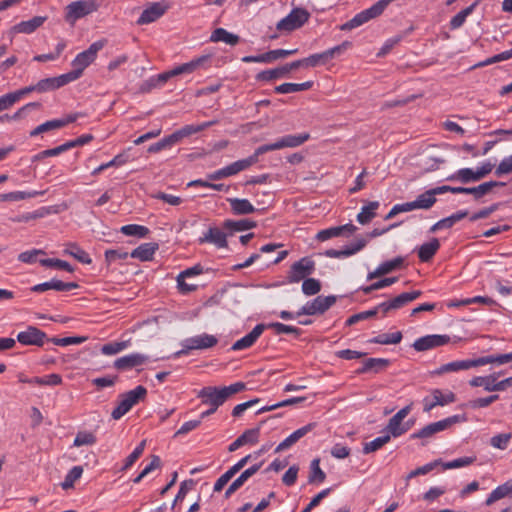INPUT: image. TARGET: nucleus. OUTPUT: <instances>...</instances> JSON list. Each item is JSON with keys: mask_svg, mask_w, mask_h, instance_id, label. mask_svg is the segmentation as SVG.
I'll list each match as a JSON object with an SVG mask.
<instances>
[{"mask_svg": "<svg viewBox=\"0 0 512 512\" xmlns=\"http://www.w3.org/2000/svg\"><path fill=\"white\" fill-rule=\"evenodd\" d=\"M246 388L244 382H236L229 386L215 387L206 386L198 392V398L202 400V404L219 408L229 397L243 391Z\"/></svg>", "mask_w": 512, "mask_h": 512, "instance_id": "nucleus-1", "label": "nucleus"}, {"mask_svg": "<svg viewBox=\"0 0 512 512\" xmlns=\"http://www.w3.org/2000/svg\"><path fill=\"white\" fill-rule=\"evenodd\" d=\"M106 43V39L95 41L88 47V49L76 55L71 63L73 69L68 73H65L70 82H73L82 76L83 71L95 61L98 52L104 48Z\"/></svg>", "mask_w": 512, "mask_h": 512, "instance_id": "nucleus-2", "label": "nucleus"}, {"mask_svg": "<svg viewBox=\"0 0 512 512\" xmlns=\"http://www.w3.org/2000/svg\"><path fill=\"white\" fill-rule=\"evenodd\" d=\"M217 343V337L207 333L189 337L181 342L182 349L173 353L172 358L177 359L182 355H187L191 350L209 349L214 347Z\"/></svg>", "mask_w": 512, "mask_h": 512, "instance_id": "nucleus-3", "label": "nucleus"}, {"mask_svg": "<svg viewBox=\"0 0 512 512\" xmlns=\"http://www.w3.org/2000/svg\"><path fill=\"white\" fill-rule=\"evenodd\" d=\"M147 395V389L139 385L135 389L130 390L120 395V401L117 407H115L111 413V417L114 420H118L123 417L135 404L140 400H143Z\"/></svg>", "mask_w": 512, "mask_h": 512, "instance_id": "nucleus-4", "label": "nucleus"}, {"mask_svg": "<svg viewBox=\"0 0 512 512\" xmlns=\"http://www.w3.org/2000/svg\"><path fill=\"white\" fill-rule=\"evenodd\" d=\"M210 59V55H202L200 57L194 58L187 63L181 64L169 71L159 74L157 76V81L163 84L171 77H175L182 74H191L200 68L207 67V64L210 62Z\"/></svg>", "mask_w": 512, "mask_h": 512, "instance_id": "nucleus-5", "label": "nucleus"}, {"mask_svg": "<svg viewBox=\"0 0 512 512\" xmlns=\"http://www.w3.org/2000/svg\"><path fill=\"white\" fill-rule=\"evenodd\" d=\"M487 364H493L492 356H482L476 359H465L449 362L441 365L433 371L434 375H442L450 372H458L461 370H468L473 367L483 366Z\"/></svg>", "mask_w": 512, "mask_h": 512, "instance_id": "nucleus-6", "label": "nucleus"}, {"mask_svg": "<svg viewBox=\"0 0 512 512\" xmlns=\"http://www.w3.org/2000/svg\"><path fill=\"white\" fill-rule=\"evenodd\" d=\"M310 138L309 133H300L297 135H285L274 143L264 144L257 147V154L263 155L267 152L280 150L283 148H294L302 145Z\"/></svg>", "mask_w": 512, "mask_h": 512, "instance_id": "nucleus-7", "label": "nucleus"}, {"mask_svg": "<svg viewBox=\"0 0 512 512\" xmlns=\"http://www.w3.org/2000/svg\"><path fill=\"white\" fill-rule=\"evenodd\" d=\"M316 263L310 257H302L293 263L287 273V281L291 284L299 283L314 273Z\"/></svg>", "mask_w": 512, "mask_h": 512, "instance_id": "nucleus-8", "label": "nucleus"}, {"mask_svg": "<svg viewBox=\"0 0 512 512\" xmlns=\"http://www.w3.org/2000/svg\"><path fill=\"white\" fill-rule=\"evenodd\" d=\"M309 18L310 13L308 10L305 8L296 7L293 8L286 17L277 23L276 29L279 31L291 32L301 28L306 22H308Z\"/></svg>", "mask_w": 512, "mask_h": 512, "instance_id": "nucleus-9", "label": "nucleus"}, {"mask_svg": "<svg viewBox=\"0 0 512 512\" xmlns=\"http://www.w3.org/2000/svg\"><path fill=\"white\" fill-rule=\"evenodd\" d=\"M337 301V297L335 295L323 296L319 295L314 298L312 301H308L305 305H303L297 312L296 316L302 315H317L324 314L328 309H330Z\"/></svg>", "mask_w": 512, "mask_h": 512, "instance_id": "nucleus-10", "label": "nucleus"}, {"mask_svg": "<svg viewBox=\"0 0 512 512\" xmlns=\"http://www.w3.org/2000/svg\"><path fill=\"white\" fill-rule=\"evenodd\" d=\"M98 8L94 0H78L71 2L65 9V20L74 24L78 19L83 18Z\"/></svg>", "mask_w": 512, "mask_h": 512, "instance_id": "nucleus-11", "label": "nucleus"}, {"mask_svg": "<svg viewBox=\"0 0 512 512\" xmlns=\"http://www.w3.org/2000/svg\"><path fill=\"white\" fill-rule=\"evenodd\" d=\"M169 8L170 5L166 1L149 3L137 19L136 23L138 25H145L155 22L161 18Z\"/></svg>", "mask_w": 512, "mask_h": 512, "instance_id": "nucleus-12", "label": "nucleus"}, {"mask_svg": "<svg viewBox=\"0 0 512 512\" xmlns=\"http://www.w3.org/2000/svg\"><path fill=\"white\" fill-rule=\"evenodd\" d=\"M17 341L26 346H43L49 337L45 332L35 326H28L25 331H21L17 335Z\"/></svg>", "mask_w": 512, "mask_h": 512, "instance_id": "nucleus-13", "label": "nucleus"}, {"mask_svg": "<svg viewBox=\"0 0 512 512\" xmlns=\"http://www.w3.org/2000/svg\"><path fill=\"white\" fill-rule=\"evenodd\" d=\"M449 341L450 337L448 335H426L415 340L412 347L416 351L422 352L446 345Z\"/></svg>", "mask_w": 512, "mask_h": 512, "instance_id": "nucleus-14", "label": "nucleus"}, {"mask_svg": "<svg viewBox=\"0 0 512 512\" xmlns=\"http://www.w3.org/2000/svg\"><path fill=\"white\" fill-rule=\"evenodd\" d=\"M357 230V227L352 223H347L341 226L330 227L327 229L320 230L316 234V239L318 241H327L331 238L340 237V236H350Z\"/></svg>", "mask_w": 512, "mask_h": 512, "instance_id": "nucleus-15", "label": "nucleus"}, {"mask_svg": "<svg viewBox=\"0 0 512 512\" xmlns=\"http://www.w3.org/2000/svg\"><path fill=\"white\" fill-rule=\"evenodd\" d=\"M228 234L223 232L218 227H210L207 232L198 239L199 244L210 243L214 244L217 248H227Z\"/></svg>", "mask_w": 512, "mask_h": 512, "instance_id": "nucleus-16", "label": "nucleus"}, {"mask_svg": "<svg viewBox=\"0 0 512 512\" xmlns=\"http://www.w3.org/2000/svg\"><path fill=\"white\" fill-rule=\"evenodd\" d=\"M78 287L79 285L76 282H63L59 279L53 278L50 281L32 286L31 291L37 293L45 292L51 289L56 291H70Z\"/></svg>", "mask_w": 512, "mask_h": 512, "instance_id": "nucleus-17", "label": "nucleus"}, {"mask_svg": "<svg viewBox=\"0 0 512 512\" xmlns=\"http://www.w3.org/2000/svg\"><path fill=\"white\" fill-rule=\"evenodd\" d=\"M46 20L47 16H35L30 20L21 21L20 23L11 27L9 34L11 36L19 33L31 34L35 32L39 27H41Z\"/></svg>", "mask_w": 512, "mask_h": 512, "instance_id": "nucleus-18", "label": "nucleus"}, {"mask_svg": "<svg viewBox=\"0 0 512 512\" xmlns=\"http://www.w3.org/2000/svg\"><path fill=\"white\" fill-rule=\"evenodd\" d=\"M149 360V357L141 353H131L129 355L122 356L115 360L114 367L117 370L132 369L137 366L145 364Z\"/></svg>", "mask_w": 512, "mask_h": 512, "instance_id": "nucleus-19", "label": "nucleus"}, {"mask_svg": "<svg viewBox=\"0 0 512 512\" xmlns=\"http://www.w3.org/2000/svg\"><path fill=\"white\" fill-rule=\"evenodd\" d=\"M266 329V325L261 323L257 324L251 332H249L247 335L242 337L241 339L237 340L231 347L234 351H240L247 348H250L255 344V342L258 340V338L261 336V334Z\"/></svg>", "mask_w": 512, "mask_h": 512, "instance_id": "nucleus-20", "label": "nucleus"}, {"mask_svg": "<svg viewBox=\"0 0 512 512\" xmlns=\"http://www.w3.org/2000/svg\"><path fill=\"white\" fill-rule=\"evenodd\" d=\"M404 265V258L401 256L381 263L374 271L369 272L367 280H372L380 276L386 275L394 270L400 269Z\"/></svg>", "mask_w": 512, "mask_h": 512, "instance_id": "nucleus-21", "label": "nucleus"}, {"mask_svg": "<svg viewBox=\"0 0 512 512\" xmlns=\"http://www.w3.org/2000/svg\"><path fill=\"white\" fill-rule=\"evenodd\" d=\"M69 83L70 81L68 80L66 75L62 74L56 77L41 79L36 83V88L38 93H44L59 89Z\"/></svg>", "mask_w": 512, "mask_h": 512, "instance_id": "nucleus-22", "label": "nucleus"}, {"mask_svg": "<svg viewBox=\"0 0 512 512\" xmlns=\"http://www.w3.org/2000/svg\"><path fill=\"white\" fill-rule=\"evenodd\" d=\"M262 466V463L254 464L251 467L247 468L245 471H243L238 478H236L226 489L225 491V498H229L232 494H234L240 487L244 485V483L252 477L254 474H256L260 467Z\"/></svg>", "mask_w": 512, "mask_h": 512, "instance_id": "nucleus-23", "label": "nucleus"}, {"mask_svg": "<svg viewBox=\"0 0 512 512\" xmlns=\"http://www.w3.org/2000/svg\"><path fill=\"white\" fill-rule=\"evenodd\" d=\"M218 121L217 120H212V121H207V122H203L201 124H198V125H185L183 126L181 129L173 132V136L176 140V142H180L183 138L185 137H188V136H191L193 134H196V133H199L203 130H205L206 128H209L215 124H217Z\"/></svg>", "mask_w": 512, "mask_h": 512, "instance_id": "nucleus-24", "label": "nucleus"}, {"mask_svg": "<svg viewBox=\"0 0 512 512\" xmlns=\"http://www.w3.org/2000/svg\"><path fill=\"white\" fill-rule=\"evenodd\" d=\"M158 244L154 242H147L135 248L130 256L140 261H150L153 259L155 252L158 250Z\"/></svg>", "mask_w": 512, "mask_h": 512, "instance_id": "nucleus-25", "label": "nucleus"}, {"mask_svg": "<svg viewBox=\"0 0 512 512\" xmlns=\"http://www.w3.org/2000/svg\"><path fill=\"white\" fill-rule=\"evenodd\" d=\"M389 364L390 360L385 358H368L363 362L362 367L357 370V373L364 374L369 371L379 373L380 371L386 369Z\"/></svg>", "mask_w": 512, "mask_h": 512, "instance_id": "nucleus-26", "label": "nucleus"}, {"mask_svg": "<svg viewBox=\"0 0 512 512\" xmlns=\"http://www.w3.org/2000/svg\"><path fill=\"white\" fill-rule=\"evenodd\" d=\"M447 181H458L462 184L480 181L476 170L472 168H461L446 178Z\"/></svg>", "mask_w": 512, "mask_h": 512, "instance_id": "nucleus-27", "label": "nucleus"}, {"mask_svg": "<svg viewBox=\"0 0 512 512\" xmlns=\"http://www.w3.org/2000/svg\"><path fill=\"white\" fill-rule=\"evenodd\" d=\"M440 248V242L437 238L422 244L418 249V257L421 262H429Z\"/></svg>", "mask_w": 512, "mask_h": 512, "instance_id": "nucleus-28", "label": "nucleus"}, {"mask_svg": "<svg viewBox=\"0 0 512 512\" xmlns=\"http://www.w3.org/2000/svg\"><path fill=\"white\" fill-rule=\"evenodd\" d=\"M211 42H224L228 45L235 46L240 42V37L236 34L228 32L224 28H216L211 36Z\"/></svg>", "mask_w": 512, "mask_h": 512, "instance_id": "nucleus-29", "label": "nucleus"}, {"mask_svg": "<svg viewBox=\"0 0 512 512\" xmlns=\"http://www.w3.org/2000/svg\"><path fill=\"white\" fill-rule=\"evenodd\" d=\"M228 202L231 211L235 215H247L253 213L256 209L247 199L229 198Z\"/></svg>", "mask_w": 512, "mask_h": 512, "instance_id": "nucleus-30", "label": "nucleus"}, {"mask_svg": "<svg viewBox=\"0 0 512 512\" xmlns=\"http://www.w3.org/2000/svg\"><path fill=\"white\" fill-rule=\"evenodd\" d=\"M257 223L253 220L249 219H241V220H230L227 219L223 222V228L225 230L232 232L238 231H246L252 228H255Z\"/></svg>", "mask_w": 512, "mask_h": 512, "instance_id": "nucleus-31", "label": "nucleus"}, {"mask_svg": "<svg viewBox=\"0 0 512 512\" xmlns=\"http://www.w3.org/2000/svg\"><path fill=\"white\" fill-rule=\"evenodd\" d=\"M443 426L440 421L430 423L417 432H414L410 435V439H429L433 437L436 433L444 431Z\"/></svg>", "mask_w": 512, "mask_h": 512, "instance_id": "nucleus-32", "label": "nucleus"}, {"mask_svg": "<svg viewBox=\"0 0 512 512\" xmlns=\"http://www.w3.org/2000/svg\"><path fill=\"white\" fill-rule=\"evenodd\" d=\"M313 82L306 81L303 83H283L274 88L275 93L277 94H289L296 93L300 91H306L312 88Z\"/></svg>", "mask_w": 512, "mask_h": 512, "instance_id": "nucleus-33", "label": "nucleus"}, {"mask_svg": "<svg viewBox=\"0 0 512 512\" xmlns=\"http://www.w3.org/2000/svg\"><path fill=\"white\" fill-rule=\"evenodd\" d=\"M422 295V292L420 290H414L411 292H404L400 295L394 297L391 300V307L394 308V310H398L404 306H406L408 303L418 299Z\"/></svg>", "mask_w": 512, "mask_h": 512, "instance_id": "nucleus-34", "label": "nucleus"}, {"mask_svg": "<svg viewBox=\"0 0 512 512\" xmlns=\"http://www.w3.org/2000/svg\"><path fill=\"white\" fill-rule=\"evenodd\" d=\"M509 494H512V483L511 482H506L502 485H499L498 487H496L490 494L489 496L487 497L486 501H485V504L487 506H490L491 504H493L494 502L500 500V499H503L505 498L506 496H508Z\"/></svg>", "mask_w": 512, "mask_h": 512, "instance_id": "nucleus-35", "label": "nucleus"}, {"mask_svg": "<svg viewBox=\"0 0 512 512\" xmlns=\"http://www.w3.org/2000/svg\"><path fill=\"white\" fill-rule=\"evenodd\" d=\"M504 182L489 181L484 182L476 187H469V194L473 195L475 200L481 199L483 196L488 194L494 187L504 186Z\"/></svg>", "mask_w": 512, "mask_h": 512, "instance_id": "nucleus-36", "label": "nucleus"}, {"mask_svg": "<svg viewBox=\"0 0 512 512\" xmlns=\"http://www.w3.org/2000/svg\"><path fill=\"white\" fill-rule=\"evenodd\" d=\"M408 431V426H403V420L392 416L389 419L387 426L384 429V433L390 434V437L397 438Z\"/></svg>", "mask_w": 512, "mask_h": 512, "instance_id": "nucleus-37", "label": "nucleus"}, {"mask_svg": "<svg viewBox=\"0 0 512 512\" xmlns=\"http://www.w3.org/2000/svg\"><path fill=\"white\" fill-rule=\"evenodd\" d=\"M379 205L378 201H371L363 206L360 213L357 215V221L362 225L369 223L376 216L375 211L378 209Z\"/></svg>", "mask_w": 512, "mask_h": 512, "instance_id": "nucleus-38", "label": "nucleus"}, {"mask_svg": "<svg viewBox=\"0 0 512 512\" xmlns=\"http://www.w3.org/2000/svg\"><path fill=\"white\" fill-rule=\"evenodd\" d=\"M287 75V69L285 66H281L274 69L263 70L256 75L257 81L269 82L275 79L285 77Z\"/></svg>", "mask_w": 512, "mask_h": 512, "instance_id": "nucleus-39", "label": "nucleus"}, {"mask_svg": "<svg viewBox=\"0 0 512 512\" xmlns=\"http://www.w3.org/2000/svg\"><path fill=\"white\" fill-rule=\"evenodd\" d=\"M128 161H129V155L127 153L123 152V153L117 154L111 161H109L107 163H103L100 166H98L97 168H95L91 174L93 176H96V175L100 174L102 171H104L110 167L122 166V165L126 164Z\"/></svg>", "mask_w": 512, "mask_h": 512, "instance_id": "nucleus-40", "label": "nucleus"}, {"mask_svg": "<svg viewBox=\"0 0 512 512\" xmlns=\"http://www.w3.org/2000/svg\"><path fill=\"white\" fill-rule=\"evenodd\" d=\"M65 254H68L75 259H77L79 262L83 264H90L92 262L89 254L81 249L77 244L75 243H69L67 244L66 249L64 250Z\"/></svg>", "mask_w": 512, "mask_h": 512, "instance_id": "nucleus-41", "label": "nucleus"}, {"mask_svg": "<svg viewBox=\"0 0 512 512\" xmlns=\"http://www.w3.org/2000/svg\"><path fill=\"white\" fill-rule=\"evenodd\" d=\"M496 380V374H490L488 376H476L469 381V384L472 387H483L485 391L494 392V389H491V387L494 385Z\"/></svg>", "mask_w": 512, "mask_h": 512, "instance_id": "nucleus-42", "label": "nucleus"}, {"mask_svg": "<svg viewBox=\"0 0 512 512\" xmlns=\"http://www.w3.org/2000/svg\"><path fill=\"white\" fill-rule=\"evenodd\" d=\"M477 4L478 2L476 1L453 16L450 20V28L453 30L460 28L465 23L466 18L473 12Z\"/></svg>", "mask_w": 512, "mask_h": 512, "instance_id": "nucleus-43", "label": "nucleus"}, {"mask_svg": "<svg viewBox=\"0 0 512 512\" xmlns=\"http://www.w3.org/2000/svg\"><path fill=\"white\" fill-rule=\"evenodd\" d=\"M402 340V333L400 331L394 332V333H385L380 334L378 336H375L374 338L370 339V343L375 344H383V345H389V344H398Z\"/></svg>", "mask_w": 512, "mask_h": 512, "instance_id": "nucleus-44", "label": "nucleus"}, {"mask_svg": "<svg viewBox=\"0 0 512 512\" xmlns=\"http://www.w3.org/2000/svg\"><path fill=\"white\" fill-rule=\"evenodd\" d=\"M431 396L437 406H445L456 401V395L452 391L443 393L440 389H434Z\"/></svg>", "mask_w": 512, "mask_h": 512, "instance_id": "nucleus-45", "label": "nucleus"}, {"mask_svg": "<svg viewBox=\"0 0 512 512\" xmlns=\"http://www.w3.org/2000/svg\"><path fill=\"white\" fill-rule=\"evenodd\" d=\"M266 328L273 329L275 334H277V335L293 334L296 337H298L302 333L301 329H299L297 327H294V326L286 325V324H283V323H280V322L269 323V324L266 325Z\"/></svg>", "mask_w": 512, "mask_h": 512, "instance_id": "nucleus-46", "label": "nucleus"}, {"mask_svg": "<svg viewBox=\"0 0 512 512\" xmlns=\"http://www.w3.org/2000/svg\"><path fill=\"white\" fill-rule=\"evenodd\" d=\"M120 231L127 236H136L138 238H145L150 230L146 226L137 224H128L121 227Z\"/></svg>", "mask_w": 512, "mask_h": 512, "instance_id": "nucleus-47", "label": "nucleus"}, {"mask_svg": "<svg viewBox=\"0 0 512 512\" xmlns=\"http://www.w3.org/2000/svg\"><path fill=\"white\" fill-rule=\"evenodd\" d=\"M390 434L384 433V435L375 438L374 440L364 444L363 453L369 454L382 448L385 444L390 441Z\"/></svg>", "mask_w": 512, "mask_h": 512, "instance_id": "nucleus-48", "label": "nucleus"}, {"mask_svg": "<svg viewBox=\"0 0 512 512\" xmlns=\"http://www.w3.org/2000/svg\"><path fill=\"white\" fill-rule=\"evenodd\" d=\"M435 202H436V198L432 197L429 190L420 194L416 198V200L412 201L414 210L415 209H429L435 204Z\"/></svg>", "mask_w": 512, "mask_h": 512, "instance_id": "nucleus-49", "label": "nucleus"}, {"mask_svg": "<svg viewBox=\"0 0 512 512\" xmlns=\"http://www.w3.org/2000/svg\"><path fill=\"white\" fill-rule=\"evenodd\" d=\"M82 473V466L72 467L65 476L64 481L61 483L62 488L64 490L72 488L74 486L75 481H77L82 476Z\"/></svg>", "mask_w": 512, "mask_h": 512, "instance_id": "nucleus-50", "label": "nucleus"}, {"mask_svg": "<svg viewBox=\"0 0 512 512\" xmlns=\"http://www.w3.org/2000/svg\"><path fill=\"white\" fill-rule=\"evenodd\" d=\"M475 461H476V457L466 456V457L457 458V459H454V460L448 461V462H443L441 460V463L439 466H442L443 470L456 469V468L469 466V465L473 464Z\"/></svg>", "mask_w": 512, "mask_h": 512, "instance_id": "nucleus-51", "label": "nucleus"}, {"mask_svg": "<svg viewBox=\"0 0 512 512\" xmlns=\"http://www.w3.org/2000/svg\"><path fill=\"white\" fill-rule=\"evenodd\" d=\"M311 472L308 478L309 483H321L325 480L326 474L320 468V459H313L310 465Z\"/></svg>", "mask_w": 512, "mask_h": 512, "instance_id": "nucleus-52", "label": "nucleus"}, {"mask_svg": "<svg viewBox=\"0 0 512 512\" xmlns=\"http://www.w3.org/2000/svg\"><path fill=\"white\" fill-rule=\"evenodd\" d=\"M397 280H398L397 277L384 278V279H381V280H379L377 282L372 283L371 285L360 287V290L364 294L367 295V294L372 293L375 290H379V289L388 287V286L394 284L395 282H397Z\"/></svg>", "mask_w": 512, "mask_h": 512, "instance_id": "nucleus-53", "label": "nucleus"}, {"mask_svg": "<svg viewBox=\"0 0 512 512\" xmlns=\"http://www.w3.org/2000/svg\"><path fill=\"white\" fill-rule=\"evenodd\" d=\"M321 287V282L318 279L309 277L303 280L302 292L307 296H313L320 292Z\"/></svg>", "mask_w": 512, "mask_h": 512, "instance_id": "nucleus-54", "label": "nucleus"}, {"mask_svg": "<svg viewBox=\"0 0 512 512\" xmlns=\"http://www.w3.org/2000/svg\"><path fill=\"white\" fill-rule=\"evenodd\" d=\"M177 144L173 134H170L164 138H162L160 141L153 143L148 147L149 153H157L160 152L166 148H170L173 145Z\"/></svg>", "mask_w": 512, "mask_h": 512, "instance_id": "nucleus-55", "label": "nucleus"}, {"mask_svg": "<svg viewBox=\"0 0 512 512\" xmlns=\"http://www.w3.org/2000/svg\"><path fill=\"white\" fill-rule=\"evenodd\" d=\"M129 346V341L109 342L101 347V353L104 355H115Z\"/></svg>", "mask_w": 512, "mask_h": 512, "instance_id": "nucleus-56", "label": "nucleus"}, {"mask_svg": "<svg viewBox=\"0 0 512 512\" xmlns=\"http://www.w3.org/2000/svg\"><path fill=\"white\" fill-rule=\"evenodd\" d=\"M87 337L85 336H70L64 338L52 337L49 338V342H52L54 345L58 346H68V345H77L85 342Z\"/></svg>", "mask_w": 512, "mask_h": 512, "instance_id": "nucleus-57", "label": "nucleus"}, {"mask_svg": "<svg viewBox=\"0 0 512 512\" xmlns=\"http://www.w3.org/2000/svg\"><path fill=\"white\" fill-rule=\"evenodd\" d=\"M239 437L243 445H254L258 443L260 437V426L245 430Z\"/></svg>", "mask_w": 512, "mask_h": 512, "instance_id": "nucleus-58", "label": "nucleus"}, {"mask_svg": "<svg viewBox=\"0 0 512 512\" xmlns=\"http://www.w3.org/2000/svg\"><path fill=\"white\" fill-rule=\"evenodd\" d=\"M367 243L368 240L366 238H357L354 243H351L350 245L342 249V254L344 257L352 256L361 251L367 245Z\"/></svg>", "mask_w": 512, "mask_h": 512, "instance_id": "nucleus-59", "label": "nucleus"}, {"mask_svg": "<svg viewBox=\"0 0 512 512\" xmlns=\"http://www.w3.org/2000/svg\"><path fill=\"white\" fill-rule=\"evenodd\" d=\"M367 243L368 240L366 238H357L354 243H351L350 245L342 249V254L344 257L352 256L361 251L367 245Z\"/></svg>", "mask_w": 512, "mask_h": 512, "instance_id": "nucleus-60", "label": "nucleus"}, {"mask_svg": "<svg viewBox=\"0 0 512 512\" xmlns=\"http://www.w3.org/2000/svg\"><path fill=\"white\" fill-rule=\"evenodd\" d=\"M367 243L368 240L366 238H357L354 243H351L350 245L342 249V254L344 257L352 256L361 251L367 245Z\"/></svg>", "mask_w": 512, "mask_h": 512, "instance_id": "nucleus-61", "label": "nucleus"}, {"mask_svg": "<svg viewBox=\"0 0 512 512\" xmlns=\"http://www.w3.org/2000/svg\"><path fill=\"white\" fill-rule=\"evenodd\" d=\"M96 436L91 433V432H87V431H81V432H78L75 439H74V442H73V445L76 446V447H80V446H84V445H93L96 443Z\"/></svg>", "mask_w": 512, "mask_h": 512, "instance_id": "nucleus-62", "label": "nucleus"}, {"mask_svg": "<svg viewBox=\"0 0 512 512\" xmlns=\"http://www.w3.org/2000/svg\"><path fill=\"white\" fill-rule=\"evenodd\" d=\"M512 438L511 433H501L493 436L490 440V444L497 449L505 450L509 446V442Z\"/></svg>", "mask_w": 512, "mask_h": 512, "instance_id": "nucleus-63", "label": "nucleus"}, {"mask_svg": "<svg viewBox=\"0 0 512 512\" xmlns=\"http://www.w3.org/2000/svg\"><path fill=\"white\" fill-rule=\"evenodd\" d=\"M306 67H317L320 65H326L329 62L326 51L321 53H315L305 58Z\"/></svg>", "mask_w": 512, "mask_h": 512, "instance_id": "nucleus-64", "label": "nucleus"}]
</instances>
